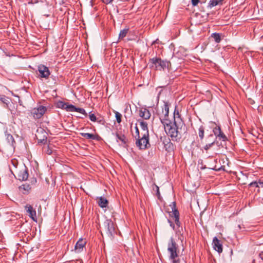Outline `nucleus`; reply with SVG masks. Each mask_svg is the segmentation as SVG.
Segmentation results:
<instances>
[{
    "mask_svg": "<svg viewBox=\"0 0 263 263\" xmlns=\"http://www.w3.org/2000/svg\"><path fill=\"white\" fill-rule=\"evenodd\" d=\"M170 209H168L170 215L172 217L174 218L175 222L176 225V228L174 230L176 232V234L178 236V239L182 242L184 240V229L182 227L180 226L181 223L179 221V213L176 207L175 202H172V204L170 205Z\"/></svg>",
    "mask_w": 263,
    "mask_h": 263,
    "instance_id": "1",
    "label": "nucleus"
},
{
    "mask_svg": "<svg viewBox=\"0 0 263 263\" xmlns=\"http://www.w3.org/2000/svg\"><path fill=\"white\" fill-rule=\"evenodd\" d=\"M166 133L171 137L173 141H178L181 138V130L180 126L175 123H170L164 125Z\"/></svg>",
    "mask_w": 263,
    "mask_h": 263,
    "instance_id": "2",
    "label": "nucleus"
},
{
    "mask_svg": "<svg viewBox=\"0 0 263 263\" xmlns=\"http://www.w3.org/2000/svg\"><path fill=\"white\" fill-rule=\"evenodd\" d=\"M167 251L170 254L169 258L172 263H180L178 255V246L173 237H171L168 242Z\"/></svg>",
    "mask_w": 263,
    "mask_h": 263,
    "instance_id": "3",
    "label": "nucleus"
},
{
    "mask_svg": "<svg viewBox=\"0 0 263 263\" xmlns=\"http://www.w3.org/2000/svg\"><path fill=\"white\" fill-rule=\"evenodd\" d=\"M151 68L157 70H163L171 66L170 61L162 60L159 58H153L149 60Z\"/></svg>",
    "mask_w": 263,
    "mask_h": 263,
    "instance_id": "4",
    "label": "nucleus"
},
{
    "mask_svg": "<svg viewBox=\"0 0 263 263\" xmlns=\"http://www.w3.org/2000/svg\"><path fill=\"white\" fill-rule=\"evenodd\" d=\"M136 146L140 149H145L151 146L149 142V135L141 134L139 138L136 139Z\"/></svg>",
    "mask_w": 263,
    "mask_h": 263,
    "instance_id": "5",
    "label": "nucleus"
},
{
    "mask_svg": "<svg viewBox=\"0 0 263 263\" xmlns=\"http://www.w3.org/2000/svg\"><path fill=\"white\" fill-rule=\"evenodd\" d=\"M104 231L109 237L111 238L115 233V228L113 222L106 220L104 223Z\"/></svg>",
    "mask_w": 263,
    "mask_h": 263,
    "instance_id": "6",
    "label": "nucleus"
},
{
    "mask_svg": "<svg viewBox=\"0 0 263 263\" xmlns=\"http://www.w3.org/2000/svg\"><path fill=\"white\" fill-rule=\"evenodd\" d=\"M169 114V107L168 105L165 103L163 106L162 107V114H160V119L163 125L170 123L171 121L169 120L167 118Z\"/></svg>",
    "mask_w": 263,
    "mask_h": 263,
    "instance_id": "7",
    "label": "nucleus"
},
{
    "mask_svg": "<svg viewBox=\"0 0 263 263\" xmlns=\"http://www.w3.org/2000/svg\"><path fill=\"white\" fill-rule=\"evenodd\" d=\"M47 108L45 106L40 105L37 107L33 108L31 111V114L34 119H40L45 113Z\"/></svg>",
    "mask_w": 263,
    "mask_h": 263,
    "instance_id": "8",
    "label": "nucleus"
},
{
    "mask_svg": "<svg viewBox=\"0 0 263 263\" xmlns=\"http://www.w3.org/2000/svg\"><path fill=\"white\" fill-rule=\"evenodd\" d=\"M38 71L41 78H48L50 74L49 68L44 65L38 66Z\"/></svg>",
    "mask_w": 263,
    "mask_h": 263,
    "instance_id": "9",
    "label": "nucleus"
},
{
    "mask_svg": "<svg viewBox=\"0 0 263 263\" xmlns=\"http://www.w3.org/2000/svg\"><path fill=\"white\" fill-rule=\"evenodd\" d=\"M18 179L20 180H26L28 177V173L25 166L19 172H16Z\"/></svg>",
    "mask_w": 263,
    "mask_h": 263,
    "instance_id": "10",
    "label": "nucleus"
},
{
    "mask_svg": "<svg viewBox=\"0 0 263 263\" xmlns=\"http://www.w3.org/2000/svg\"><path fill=\"white\" fill-rule=\"evenodd\" d=\"M27 213H28L30 217L34 221H36V211L33 210L32 206L30 205L27 204L25 206Z\"/></svg>",
    "mask_w": 263,
    "mask_h": 263,
    "instance_id": "11",
    "label": "nucleus"
},
{
    "mask_svg": "<svg viewBox=\"0 0 263 263\" xmlns=\"http://www.w3.org/2000/svg\"><path fill=\"white\" fill-rule=\"evenodd\" d=\"M212 244L214 249L219 253H220L222 252V245L217 237H215L213 238Z\"/></svg>",
    "mask_w": 263,
    "mask_h": 263,
    "instance_id": "12",
    "label": "nucleus"
},
{
    "mask_svg": "<svg viewBox=\"0 0 263 263\" xmlns=\"http://www.w3.org/2000/svg\"><path fill=\"white\" fill-rule=\"evenodd\" d=\"M139 115L145 120L149 119L151 116L149 111L145 108H142L139 110Z\"/></svg>",
    "mask_w": 263,
    "mask_h": 263,
    "instance_id": "13",
    "label": "nucleus"
},
{
    "mask_svg": "<svg viewBox=\"0 0 263 263\" xmlns=\"http://www.w3.org/2000/svg\"><path fill=\"white\" fill-rule=\"evenodd\" d=\"M86 241L82 238H80L76 243L74 247L75 251L77 252H80L82 251L83 248L86 245Z\"/></svg>",
    "mask_w": 263,
    "mask_h": 263,
    "instance_id": "14",
    "label": "nucleus"
},
{
    "mask_svg": "<svg viewBox=\"0 0 263 263\" xmlns=\"http://www.w3.org/2000/svg\"><path fill=\"white\" fill-rule=\"evenodd\" d=\"M174 122L173 123H175L176 124H178L179 126H180V128H182L183 126L184 128L185 125L183 123V122L181 120L180 117V115L177 111V112H176V111L174 112Z\"/></svg>",
    "mask_w": 263,
    "mask_h": 263,
    "instance_id": "15",
    "label": "nucleus"
},
{
    "mask_svg": "<svg viewBox=\"0 0 263 263\" xmlns=\"http://www.w3.org/2000/svg\"><path fill=\"white\" fill-rule=\"evenodd\" d=\"M138 122H139L140 127L141 128V134L149 135V131L146 122L143 121L141 119H139Z\"/></svg>",
    "mask_w": 263,
    "mask_h": 263,
    "instance_id": "16",
    "label": "nucleus"
},
{
    "mask_svg": "<svg viewBox=\"0 0 263 263\" xmlns=\"http://www.w3.org/2000/svg\"><path fill=\"white\" fill-rule=\"evenodd\" d=\"M97 200L99 206L102 208H106L108 205V201L104 197H97Z\"/></svg>",
    "mask_w": 263,
    "mask_h": 263,
    "instance_id": "17",
    "label": "nucleus"
},
{
    "mask_svg": "<svg viewBox=\"0 0 263 263\" xmlns=\"http://www.w3.org/2000/svg\"><path fill=\"white\" fill-rule=\"evenodd\" d=\"M31 189V187L30 184L28 183H24L20 186L19 190L24 194H28Z\"/></svg>",
    "mask_w": 263,
    "mask_h": 263,
    "instance_id": "18",
    "label": "nucleus"
},
{
    "mask_svg": "<svg viewBox=\"0 0 263 263\" xmlns=\"http://www.w3.org/2000/svg\"><path fill=\"white\" fill-rule=\"evenodd\" d=\"M116 137L117 142H120V145L124 146L127 141L126 137L121 134L117 133Z\"/></svg>",
    "mask_w": 263,
    "mask_h": 263,
    "instance_id": "19",
    "label": "nucleus"
},
{
    "mask_svg": "<svg viewBox=\"0 0 263 263\" xmlns=\"http://www.w3.org/2000/svg\"><path fill=\"white\" fill-rule=\"evenodd\" d=\"M80 135L87 139L98 140L99 136L92 134L81 133Z\"/></svg>",
    "mask_w": 263,
    "mask_h": 263,
    "instance_id": "20",
    "label": "nucleus"
},
{
    "mask_svg": "<svg viewBox=\"0 0 263 263\" xmlns=\"http://www.w3.org/2000/svg\"><path fill=\"white\" fill-rule=\"evenodd\" d=\"M211 37H212L215 42L217 43H219L220 42L221 39V35L218 33H213L211 34Z\"/></svg>",
    "mask_w": 263,
    "mask_h": 263,
    "instance_id": "21",
    "label": "nucleus"
},
{
    "mask_svg": "<svg viewBox=\"0 0 263 263\" xmlns=\"http://www.w3.org/2000/svg\"><path fill=\"white\" fill-rule=\"evenodd\" d=\"M223 1V0H212L209 3V7L212 8L218 5L221 4Z\"/></svg>",
    "mask_w": 263,
    "mask_h": 263,
    "instance_id": "22",
    "label": "nucleus"
},
{
    "mask_svg": "<svg viewBox=\"0 0 263 263\" xmlns=\"http://www.w3.org/2000/svg\"><path fill=\"white\" fill-rule=\"evenodd\" d=\"M204 128L203 126H200L198 129V135L200 140H202L204 138Z\"/></svg>",
    "mask_w": 263,
    "mask_h": 263,
    "instance_id": "23",
    "label": "nucleus"
},
{
    "mask_svg": "<svg viewBox=\"0 0 263 263\" xmlns=\"http://www.w3.org/2000/svg\"><path fill=\"white\" fill-rule=\"evenodd\" d=\"M128 31V29H124L121 30L120 33H119V39H122L125 36H126Z\"/></svg>",
    "mask_w": 263,
    "mask_h": 263,
    "instance_id": "24",
    "label": "nucleus"
},
{
    "mask_svg": "<svg viewBox=\"0 0 263 263\" xmlns=\"http://www.w3.org/2000/svg\"><path fill=\"white\" fill-rule=\"evenodd\" d=\"M216 139H218L219 140H222L224 142L227 140V137L222 132L216 136Z\"/></svg>",
    "mask_w": 263,
    "mask_h": 263,
    "instance_id": "25",
    "label": "nucleus"
},
{
    "mask_svg": "<svg viewBox=\"0 0 263 263\" xmlns=\"http://www.w3.org/2000/svg\"><path fill=\"white\" fill-rule=\"evenodd\" d=\"M76 106L72 104H68L67 103L65 107V110L67 111H75Z\"/></svg>",
    "mask_w": 263,
    "mask_h": 263,
    "instance_id": "26",
    "label": "nucleus"
},
{
    "mask_svg": "<svg viewBox=\"0 0 263 263\" xmlns=\"http://www.w3.org/2000/svg\"><path fill=\"white\" fill-rule=\"evenodd\" d=\"M253 184H256V187H263V182L259 181L258 182L254 181L250 183L249 186H253Z\"/></svg>",
    "mask_w": 263,
    "mask_h": 263,
    "instance_id": "27",
    "label": "nucleus"
},
{
    "mask_svg": "<svg viewBox=\"0 0 263 263\" xmlns=\"http://www.w3.org/2000/svg\"><path fill=\"white\" fill-rule=\"evenodd\" d=\"M6 139L8 141V143H9L11 144H12L13 142H14V138L13 136L10 134H7L6 135Z\"/></svg>",
    "mask_w": 263,
    "mask_h": 263,
    "instance_id": "28",
    "label": "nucleus"
},
{
    "mask_svg": "<svg viewBox=\"0 0 263 263\" xmlns=\"http://www.w3.org/2000/svg\"><path fill=\"white\" fill-rule=\"evenodd\" d=\"M115 117L116 118L117 122L118 123H120L121 122V117H122L121 114L117 111H115Z\"/></svg>",
    "mask_w": 263,
    "mask_h": 263,
    "instance_id": "29",
    "label": "nucleus"
},
{
    "mask_svg": "<svg viewBox=\"0 0 263 263\" xmlns=\"http://www.w3.org/2000/svg\"><path fill=\"white\" fill-rule=\"evenodd\" d=\"M216 142V141H214L212 142L206 144L205 146H203V148L205 151H208V149H209L212 146H213L215 143Z\"/></svg>",
    "mask_w": 263,
    "mask_h": 263,
    "instance_id": "30",
    "label": "nucleus"
},
{
    "mask_svg": "<svg viewBox=\"0 0 263 263\" xmlns=\"http://www.w3.org/2000/svg\"><path fill=\"white\" fill-rule=\"evenodd\" d=\"M0 100L6 105L9 103V98L5 96L0 97Z\"/></svg>",
    "mask_w": 263,
    "mask_h": 263,
    "instance_id": "31",
    "label": "nucleus"
},
{
    "mask_svg": "<svg viewBox=\"0 0 263 263\" xmlns=\"http://www.w3.org/2000/svg\"><path fill=\"white\" fill-rule=\"evenodd\" d=\"M67 103H64L63 101H59L57 103V106L59 108H61L62 109H65V107L66 106Z\"/></svg>",
    "mask_w": 263,
    "mask_h": 263,
    "instance_id": "32",
    "label": "nucleus"
},
{
    "mask_svg": "<svg viewBox=\"0 0 263 263\" xmlns=\"http://www.w3.org/2000/svg\"><path fill=\"white\" fill-rule=\"evenodd\" d=\"M221 128L219 126H217L213 129V133L216 137L221 132Z\"/></svg>",
    "mask_w": 263,
    "mask_h": 263,
    "instance_id": "33",
    "label": "nucleus"
},
{
    "mask_svg": "<svg viewBox=\"0 0 263 263\" xmlns=\"http://www.w3.org/2000/svg\"><path fill=\"white\" fill-rule=\"evenodd\" d=\"M75 111H77V112H80L82 114H83L85 116H86L87 115L85 110L83 108H77L76 107Z\"/></svg>",
    "mask_w": 263,
    "mask_h": 263,
    "instance_id": "34",
    "label": "nucleus"
},
{
    "mask_svg": "<svg viewBox=\"0 0 263 263\" xmlns=\"http://www.w3.org/2000/svg\"><path fill=\"white\" fill-rule=\"evenodd\" d=\"M135 129H136L135 135L134 136L136 139L137 138H139V137L141 136L140 135V132L138 129L137 124H136V126H135Z\"/></svg>",
    "mask_w": 263,
    "mask_h": 263,
    "instance_id": "35",
    "label": "nucleus"
},
{
    "mask_svg": "<svg viewBox=\"0 0 263 263\" xmlns=\"http://www.w3.org/2000/svg\"><path fill=\"white\" fill-rule=\"evenodd\" d=\"M44 149L46 154L50 155L52 153V150L50 148L49 145L44 146Z\"/></svg>",
    "mask_w": 263,
    "mask_h": 263,
    "instance_id": "36",
    "label": "nucleus"
},
{
    "mask_svg": "<svg viewBox=\"0 0 263 263\" xmlns=\"http://www.w3.org/2000/svg\"><path fill=\"white\" fill-rule=\"evenodd\" d=\"M11 163L13 165V166L16 168L17 164H18V161L17 160L14 159H12L11 161Z\"/></svg>",
    "mask_w": 263,
    "mask_h": 263,
    "instance_id": "37",
    "label": "nucleus"
},
{
    "mask_svg": "<svg viewBox=\"0 0 263 263\" xmlns=\"http://www.w3.org/2000/svg\"><path fill=\"white\" fill-rule=\"evenodd\" d=\"M89 117L90 120L91 121L95 122L97 120V118H96V116L94 114H90L89 116Z\"/></svg>",
    "mask_w": 263,
    "mask_h": 263,
    "instance_id": "38",
    "label": "nucleus"
},
{
    "mask_svg": "<svg viewBox=\"0 0 263 263\" xmlns=\"http://www.w3.org/2000/svg\"><path fill=\"white\" fill-rule=\"evenodd\" d=\"M199 2V0H192V4L194 6L197 5Z\"/></svg>",
    "mask_w": 263,
    "mask_h": 263,
    "instance_id": "39",
    "label": "nucleus"
},
{
    "mask_svg": "<svg viewBox=\"0 0 263 263\" xmlns=\"http://www.w3.org/2000/svg\"><path fill=\"white\" fill-rule=\"evenodd\" d=\"M168 222H169L170 226L172 227L174 230H175L176 227H175L174 224L173 223V222L171 221L170 220H168Z\"/></svg>",
    "mask_w": 263,
    "mask_h": 263,
    "instance_id": "40",
    "label": "nucleus"
},
{
    "mask_svg": "<svg viewBox=\"0 0 263 263\" xmlns=\"http://www.w3.org/2000/svg\"><path fill=\"white\" fill-rule=\"evenodd\" d=\"M102 1L104 3H105L106 4H108L110 3L111 2H112V1L113 0H102Z\"/></svg>",
    "mask_w": 263,
    "mask_h": 263,
    "instance_id": "41",
    "label": "nucleus"
},
{
    "mask_svg": "<svg viewBox=\"0 0 263 263\" xmlns=\"http://www.w3.org/2000/svg\"><path fill=\"white\" fill-rule=\"evenodd\" d=\"M156 187L157 188V195L159 197L160 196V192H159V187L157 185H156Z\"/></svg>",
    "mask_w": 263,
    "mask_h": 263,
    "instance_id": "42",
    "label": "nucleus"
},
{
    "mask_svg": "<svg viewBox=\"0 0 263 263\" xmlns=\"http://www.w3.org/2000/svg\"><path fill=\"white\" fill-rule=\"evenodd\" d=\"M259 257L263 260V252H261L259 255Z\"/></svg>",
    "mask_w": 263,
    "mask_h": 263,
    "instance_id": "43",
    "label": "nucleus"
},
{
    "mask_svg": "<svg viewBox=\"0 0 263 263\" xmlns=\"http://www.w3.org/2000/svg\"><path fill=\"white\" fill-rule=\"evenodd\" d=\"M209 137H213V135H210L209 136Z\"/></svg>",
    "mask_w": 263,
    "mask_h": 263,
    "instance_id": "44",
    "label": "nucleus"
},
{
    "mask_svg": "<svg viewBox=\"0 0 263 263\" xmlns=\"http://www.w3.org/2000/svg\"><path fill=\"white\" fill-rule=\"evenodd\" d=\"M252 186H255L256 187V184H253V185Z\"/></svg>",
    "mask_w": 263,
    "mask_h": 263,
    "instance_id": "45",
    "label": "nucleus"
},
{
    "mask_svg": "<svg viewBox=\"0 0 263 263\" xmlns=\"http://www.w3.org/2000/svg\"><path fill=\"white\" fill-rule=\"evenodd\" d=\"M168 144H169V145H171L172 144H171L170 142H169V143H168Z\"/></svg>",
    "mask_w": 263,
    "mask_h": 263,
    "instance_id": "46",
    "label": "nucleus"
}]
</instances>
